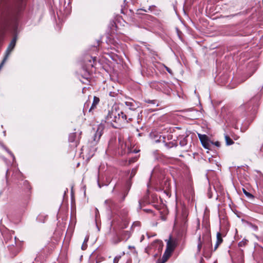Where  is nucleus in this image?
<instances>
[{
  "instance_id": "nucleus-48",
  "label": "nucleus",
  "mask_w": 263,
  "mask_h": 263,
  "mask_svg": "<svg viewBox=\"0 0 263 263\" xmlns=\"http://www.w3.org/2000/svg\"><path fill=\"white\" fill-rule=\"evenodd\" d=\"M41 216H42L41 215H40V216H39L37 217V220H38L39 221H41V220H40V217H41Z\"/></svg>"
},
{
  "instance_id": "nucleus-4",
  "label": "nucleus",
  "mask_w": 263,
  "mask_h": 263,
  "mask_svg": "<svg viewBox=\"0 0 263 263\" xmlns=\"http://www.w3.org/2000/svg\"><path fill=\"white\" fill-rule=\"evenodd\" d=\"M119 118V110L112 109L108 110L104 120L105 122L111 124L113 127L117 128H118Z\"/></svg>"
},
{
  "instance_id": "nucleus-54",
  "label": "nucleus",
  "mask_w": 263,
  "mask_h": 263,
  "mask_svg": "<svg viewBox=\"0 0 263 263\" xmlns=\"http://www.w3.org/2000/svg\"><path fill=\"white\" fill-rule=\"evenodd\" d=\"M114 190H115V187L113 188L112 191V192H114Z\"/></svg>"
},
{
  "instance_id": "nucleus-37",
  "label": "nucleus",
  "mask_w": 263,
  "mask_h": 263,
  "mask_svg": "<svg viewBox=\"0 0 263 263\" xmlns=\"http://www.w3.org/2000/svg\"><path fill=\"white\" fill-rule=\"evenodd\" d=\"M211 144H214V145H215L216 146H217L218 147H219L220 146V143L218 141H216L215 142H211Z\"/></svg>"
},
{
  "instance_id": "nucleus-12",
  "label": "nucleus",
  "mask_w": 263,
  "mask_h": 263,
  "mask_svg": "<svg viewBox=\"0 0 263 263\" xmlns=\"http://www.w3.org/2000/svg\"><path fill=\"white\" fill-rule=\"evenodd\" d=\"M176 246V243L174 240H171L170 238V239L167 241L166 244V251L163 256V258L164 257L166 253L168 252L169 253H171L174 251L175 247Z\"/></svg>"
},
{
  "instance_id": "nucleus-55",
  "label": "nucleus",
  "mask_w": 263,
  "mask_h": 263,
  "mask_svg": "<svg viewBox=\"0 0 263 263\" xmlns=\"http://www.w3.org/2000/svg\"><path fill=\"white\" fill-rule=\"evenodd\" d=\"M184 217H186V213L184 214Z\"/></svg>"
},
{
  "instance_id": "nucleus-14",
  "label": "nucleus",
  "mask_w": 263,
  "mask_h": 263,
  "mask_svg": "<svg viewBox=\"0 0 263 263\" xmlns=\"http://www.w3.org/2000/svg\"><path fill=\"white\" fill-rule=\"evenodd\" d=\"M14 232L9 230H5L3 232V235L4 240L6 243H9L10 240H12Z\"/></svg>"
},
{
  "instance_id": "nucleus-40",
  "label": "nucleus",
  "mask_w": 263,
  "mask_h": 263,
  "mask_svg": "<svg viewBox=\"0 0 263 263\" xmlns=\"http://www.w3.org/2000/svg\"><path fill=\"white\" fill-rule=\"evenodd\" d=\"M99 211L98 210L97 208H95V215H96V217L97 218L98 215H99Z\"/></svg>"
},
{
  "instance_id": "nucleus-33",
  "label": "nucleus",
  "mask_w": 263,
  "mask_h": 263,
  "mask_svg": "<svg viewBox=\"0 0 263 263\" xmlns=\"http://www.w3.org/2000/svg\"><path fill=\"white\" fill-rule=\"evenodd\" d=\"M249 67H253V71L249 75V77H251V76L253 74V72H254V71L256 70V64L255 63H250L249 64Z\"/></svg>"
},
{
  "instance_id": "nucleus-9",
  "label": "nucleus",
  "mask_w": 263,
  "mask_h": 263,
  "mask_svg": "<svg viewBox=\"0 0 263 263\" xmlns=\"http://www.w3.org/2000/svg\"><path fill=\"white\" fill-rule=\"evenodd\" d=\"M199 138L202 144V146L207 149H210L211 141L208 139L205 135H198Z\"/></svg>"
},
{
  "instance_id": "nucleus-47",
  "label": "nucleus",
  "mask_w": 263,
  "mask_h": 263,
  "mask_svg": "<svg viewBox=\"0 0 263 263\" xmlns=\"http://www.w3.org/2000/svg\"><path fill=\"white\" fill-rule=\"evenodd\" d=\"M144 238V235H142L141 237V241H142Z\"/></svg>"
},
{
  "instance_id": "nucleus-56",
  "label": "nucleus",
  "mask_w": 263,
  "mask_h": 263,
  "mask_svg": "<svg viewBox=\"0 0 263 263\" xmlns=\"http://www.w3.org/2000/svg\"><path fill=\"white\" fill-rule=\"evenodd\" d=\"M109 183V182L108 183L105 184V185H106V186L108 185Z\"/></svg>"
},
{
  "instance_id": "nucleus-51",
  "label": "nucleus",
  "mask_w": 263,
  "mask_h": 263,
  "mask_svg": "<svg viewBox=\"0 0 263 263\" xmlns=\"http://www.w3.org/2000/svg\"><path fill=\"white\" fill-rule=\"evenodd\" d=\"M3 133H4V136H5V135H6V132H5V131H4V132H3Z\"/></svg>"
},
{
  "instance_id": "nucleus-38",
  "label": "nucleus",
  "mask_w": 263,
  "mask_h": 263,
  "mask_svg": "<svg viewBox=\"0 0 263 263\" xmlns=\"http://www.w3.org/2000/svg\"><path fill=\"white\" fill-rule=\"evenodd\" d=\"M258 154L260 156H263V145L261 146L260 151H259V153Z\"/></svg>"
},
{
  "instance_id": "nucleus-30",
  "label": "nucleus",
  "mask_w": 263,
  "mask_h": 263,
  "mask_svg": "<svg viewBox=\"0 0 263 263\" xmlns=\"http://www.w3.org/2000/svg\"><path fill=\"white\" fill-rule=\"evenodd\" d=\"M156 7L154 5H152L149 7V8L147 9H141V10H142L145 12H153L155 9Z\"/></svg>"
},
{
  "instance_id": "nucleus-1",
  "label": "nucleus",
  "mask_w": 263,
  "mask_h": 263,
  "mask_svg": "<svg viewBox=\"0 0 263 263\" xmlns=\"http://www.w3.org/2000/svg\"><path fill=\"white\" fill-rule=\"evenodd\" d=\"M96 60V57H92L90 55L87 54L81 61V69L80 72L83 79L87 80H88L90 73L92 72L91 69L94 66Z\"/></svg>"
},
{
  "instance_id": "nucleus-58",
  "label": "nucleus",
  "mask_w": 263,
  "mask_h": 263,
  "mask_svg": "<svg viewBox=\"0 0 263 263\" xmlns=\"http://www.w3.org/2000/svg\"><path fill=\"white\" fill-rule=\"evenodd\" d=\"M133 224L137 225V223H134V224Z\"/></svg>"
},
{
  "instance_id": "nucleus-49",
  "label": "nucleus",
  "mask_w": 263,
  "mask_h": 263,
  "mask_svg": "<svg viewBox=\"0 0 263 263\" xmlns=\"http://www.w3.org/2000/svg\"><path fill=\"white\" fill-rule=\"evenodd\" d=\"M139 209H141V203L140 202H139Z\"/></svg>"
},
{
  "instance_id": "nucleus-31",
  "label": "nucleus",
  "mask_w": 263,
  "mask_h": 263,
  "mask_svg": "<svg viewBox=\"0 0 263 263\" xmlns=\"http://www.w3.org/2000/svg\"><path fill=\"white\" fill-rule=\"evenodd\" d=\"M242 191L243 194L249 199H252L254 198L253 195L250 193L249 192H247L245 189H243Z\"/></svg>"
},
{
  "instance_id": "nucleus-16",
  "label": "nucleus",
  "mask_w": 263,
  "mask_h": 263,
  "mask_svg": "<svg viewBox=\"0 0 263 263\" xmlns=\"http://www.w3.org/2000/svg\"><path fill=\"white\" fill-rule=\"evenodd\" d=\"M132 183L130 180L127 181L126 184V190L123 191L122 197L120 198L119 201L120 203L123 202L125 200V197L128 193V191L130 189Z\"/></svg>"
},
{
  "instance_id": "nucleus-8",
  "label": "nucleus",
  "mask_w": 263,
  "mask_h": 263,
  "mask_svg": "<svg viewBox=\"0 0 263 263\" xmlns=\"http://www.w3.org/2000/svg\"><path fill=\"white\" fill-rule=\"evenodd\" d=\"M17 39V36L16 34H15L11 41L10 43H9L6 50L5 52V57L8 58L9 55L10 54L11 52L12 51L13 49L14 48Z\"/></svg>"
},
{
  "instance_id": "nucleus-26",
  "label": "nucleus",
  "mask_w": 263,
  "mask_h": 263,
  "mask_svg": "<svg viewBox=\"0 0 263 263\" xmlns=\"http://www.w3.org/2000/svg\"><path fill=\"white\" fill-rule=\"evenodd\" d=\"M0 145L12 157L13 161H14L15 160V158L13 154L9 149H8L3 144L0 143Z\"/></svg>"
},
{
  "instance_id": "nucleus-44",
  "label": "nucleus",
  "mask_w": 263,
  "mask_h": 263,
  "mask_svg": "<svg viewBox=\"0 0 263 263\" xmlns=\"http://www.w3.org/2000/svg\"><path fill=\"white\" fill-rule=\"evenodd\" d=\"M66 13H68L69 12V7L68 8H67V7H66Z\"/></svg>"
},
{
  "instance_id": "nucleus-39",
  "label": "nucleus",
  "mask_w": 263,
  "mask_h": 263,
  "mask_svg": "<svg viewBox=\"0 0 263 263\" xmlns=\"http://www.w3.org/2000/svg\"><path fill=\"white\" fill-rule=\"evenodd\" d=\"M164 67H165V68L166 70V71H167L169 73H170V74H172V73H172V70H171L170 68H169L168 67H167V66H164Z\"/></svg>"
},
{
  "instance_id": "nucleus-5",
  "label": "nucleus",
  "mask_w": 263,
  "mask_h": 263,
  "mask_svg": "<svg viewBox=\"0 0 263 263\" xmlns=\"http://www.w3.org/2000/svg\"><path fill=\"white\" fill-rule=\"evenodd\" d=\"M105 203L108 205V208L109 210L115 213H117L119 214L122 218L125 217L128 214V211L126 209H124L122 210L121 209L122 206L121 205H119L117 203L114 201L112 200H106L105 201Z\"/></svg>"
},
{
  "instance_id": "nucleus-46",
  "label": "nucleus",
  "mask_w": 263,
  "mask_h": 263,
  "mask_svg": "<svg viewBox=\"0 0 263 263\" xmlns=\"http://www.w3.org/2000/svg\"><path fill=\"white\" fill-rule=\"evenodd\" d=\"M71 0H68V3H67V6L69 7V4L71 3Z\"/></svg>"
},
{
  "instance_id": "nucleus-45",
  "label": "nucleus",
  "mask_w": 263,
  "mask_h": 263,
  "mask_svg": "<svg viewBox=\"0 0 263 263\" xmlns=\"http://www.w3.org/2000/svg\"><path fill=\"white\" fill-rule=\"evenodd\" d=\"M98 185L99 186V188H101L102 187V185H101V184L99 183V180H98Z\"/></svg>"
},
{
  "instance_id": "nucleus-36",
  "label": "nucleus",
  "mask_w": 263,
  "mask_h": 263,
  "mask_svg": "<svg viewBox=\"0 0 263 263\" xmlns=\"http://www.w3.org/2000/svg\"><path fill=\"white\" fill-rule=\"evenodd\" d=\"M121 258V256H116L114 259V260H113V262L114 263H118L119 261V259L120 258Z\"/></svg>"
},
{
  "instance_id": "nucleus-28",
  "label": "nucleus",
  "mask_w": 263,
  "mask_h": 263,
  "mask_svg": "<svg viewBox=\"0 0 263 263\" xmlns=\"http://www.w3.org/2000/svg\"><path fill=\"white\" fill-rule=\"evenodd\" d=\"M216 242L219 244L221 243L223 241V239L221 236V234L220 232H218L216 234Z\"/></svg>"
},
{
  "instance_id": "nucleus-2",
  "label": "nucleus",
  "mask_w": 263,
  "mask_h": 263,
  "mask_svg": "<svg viewBox=\"0 0 263 263\" xmlns=\"http://www.w3.org/2000/svg\"><path fill=\"white\" fill-rule=\"evenodd\" d=\"M203 247V255L205 258H209L212 255V244L211 238L208 235H204L202 237V241L201 240V236L198 238V243L197 245V252L199 253Z\"/></svg>"
},
{
  "instance_id": "nucleus-7",
  "label": "nucleus",
  "mask_w": 263,
  "mask_h": 263,
  "mask_svg": "<svg viewBox=\"0 0 263 263\" xmlns=\"http://www.w3.org/2000/svg\"><path fill=\"white\" fill-rule=\"evenodd\" d=\"M131 235V233L129 231H121L116 236V240L114 241L115 243H117L121 241H127Z\"/></svg>"
},
{
  "instance_id": "nucleus-10",
  "label": "nucleus",
  "mask_w": 263,
  "mask_h": 263,
  "mask_svg": "<svg viewBox=\"0 0 263 263\" xmlns=\"http://www.w3.org/2000/svg\"><path fill=\"white\" fill-rule=\"evenodd\" d=\"M118 140L120 144V147L122 150L123 153H124V154L137 153L139 152V151H133L132 149L130 147H129V146H127L126 143L123 142L121 138H119Z\"/></svg>"
},
{
  "instance_id": "nucleus-32",
  "label": "nucleus",
  "mask_w": 263,
  "mask_h": 263,
  "mask_svg": "<svg viewBox=\"0 0 263 263\" xmlns=\"http://www.w3.org/2000/svg\"><path fill=\"white\" fill-rule=\"evenodd\" d=\"M88 240V237H86L84 239V241L83 242V243L82 245L81 249L83 250H85L87 248V242Z\"/></svg>"
},
{
  "instance_id": "nucleus-42",
  "label": "nucleus",
  "mask_w": 263,
  "mask_h": 263,
  "mask_svg": "<svg viewBox=\"0 0 263 263\" xmlns=\"http://www.w3.org/2000/svg\"><path fill=\"white\" fill-rule=\"evenodd\" d=\"M89 106V104L87 103H85L84 108H83V111H84V109L86 108H88Z\"/></svg>"
},
{
  "instance_id": "nucleus-15",
  "label": "nucleus",
  "mask_w": 263,
  "mask_h": 263,
  "mask_svg": "<svg viewBox=\"0 0 263 263\" xmlns=\"http://www.w3.org/2000/svg\"><path fill=\"white\" fill-rule=\"evenodd\" d=\"M156 87L157 89H159L161 91H166L167 92L169 91L168 89V83L167 82L162 81L160 82H157L156 84Z\"/></svg>"
},
{
  "instance_id": "nucleus-23",
  "label": "nucleus",
  "mask_w": 263,
  "mask_h": 263,
  "mask_svg": "<svg viewBox=\"0 0 263 263\" xmlns=\"http://www.w3.org/2000/svg\"><path fill=\"white\" fill-rule=\"evenodd\" d=\"M187 136H179L178 138L180 139L179 144L181 147H184L187 145Z\"/></svg>"
},
{
  "instance_id": "nucleus-6",
  "label": "nucleus",
  "mask_w": 263,
  "mask_h": 263,
  "mask_svg": "<svg viewBox=\"0 0 263 263\" xmlns=\"http://www.w3.org/2000/svg\"><path fill=\"white\" fill-rule=\"evenodd\" d=\"M20 245L21 242L19 241L18 239L16 238V236H14V242H12V243H9L8 245L9 251L12 256H15L20 251Z\"/></svg>"
},
{
  "instance_id": "nucleus-3",
  "label": "nucleus",
  "mask_w": 263,
  "mask_h": 263,
  "mask_svg": "<svg viewBox=\"0 0 263 263\" xmlns=\"http://www.w3.org/2000/svg\"><path fill=\"white\" fill-rule=\"evenodd\" d=\"M260 97V95H257L254 97L249 102L245 104L243 106H240L239 108V111H240V110L245 109L247 116L254 117L257 112Z\"/></svg>"
},
{
  "instance_id": "nucleus-21",
  "label": "nucleus",
  "mask_w": 263,
  "mask_h": 263,
  "mask_svg": "<svg viewBox=\"0 0 263 263\" xmlns=\"http://www.w3.org/2000/svg\"><path fill=\"white\" fill-rule=\"evenodd\" d=\"M125 105L129 107V109L132 110H134L137 108V105H136L135 102L133 100L130 99L129 101H127L125 102Z\"/></svg>"
},
{
  "instance_id": "nucleus-29",
  "label": "nucleus",
  "mask_w": 263,
  "mask_h": 263,
  "mask_svg": "<svg viewBox=\"0 0 263 263\" xmlns=\"http://www.w3.org/2000/svg\"><path fill=\"white\" fill-rule=\"evenodd\" d=\"M155 244H157L158 246V249L161 250L163 246V242L162 241L159 240H156L154 241L153 243V245H155Z\"/></svg>"
},
{
  "instance_id": "nucleus-27",
  "label": "nucleus",
  "mask_w": 263,
  "mask_h": 263,
  "mask_svg": "<svg viewBox=\"0 0 263 263\" xmlns=\"http://www.w3.org/2000/svg\"><path fill=\"white\" fill-rule=\"evenodd\" d=\"M224 138L227 145H231L234 143L233 140L228 135H225Z\"/></svg>"
},
{
  "instance_id": "nucleus-13",
  "label": "nucleus",
  "mask_w": 263,
  "mask_h": 263,
  "mask_svg": "<svg viewBox=\"0 0 263 263\" xmlns=\"http://www.w3.org/2000/svg\"><path fill=\"white\" fill-rule=\"evenodd\" d=\"M119 114L120 115L119 121L118 124V127L120 126L122 123H127L130 121H132V118H127V116L122 111H119Z\"/></svg>"
},
{
  "instance_id": "nucleus-43",
  "label": "nucleus",
  "mask_w": 263,
  "mask_h": 263,
  "mask_svg": "<svg viewBox=\"0 0 263 263\" xmlns=\"http://www.w3.org/2000/svg\"><path fill=\"white\" fill-rule=\"evenodd\" d=\"M24 184L28 187V186H29V182L27 180H25L24 182Z\"/></svg>"
},
{
  "instance_id": "nucleus-35",
  "label": "nucleus",
  "mask_w": 263,
  "mask_h": 263,
  "mask_svg": "<svg viewBox=\"0 0 263 263\" xmlns=\"http://www.w3.org/2000/svg\"><path fill=\"white\" fill-rule=\"evenodd\" d=\"M239 263H243V254L242 250L240 251V259Z\"/></svg>"
},
{
  "instance_id": "nucleus-52",
  "label": "nucleus",
  "mask_w": 263,
  "mask_h": 263,
  "mask_svg": "<svg viewBox=\"0 0 263 263\" xmlns=\"http://www.w3.org/2000/svg\"><path fill=\"white\" fill-rule=\"evenodd\" d=\"M8 172V170H7L6 171V176H7Z\"/></svg>"
},
{
  "instance_id": "nucleus-18",
  "label": "nucleus",
  "mask_w": 263,
  "mask_h": 263,
  "mask_svg": "<svg viewBox=\"0 0 263 263\" xmlns=\"http://www.w3.org/2000/svg\"><path fill=\"white\" fill-rule=\"evenodd\" d=\"M229 121L232 126H234L235 128H238L237 124L240 122V119L236 115H233L229 118Z\"/></svg>"
},
{
  "instance_id": "nucleus-17",
  "label": "nucleus",
  "mask_w": 263,
  "mask_h": 263,
  "mask_svg": "<svg viewBox=\"0 0 263 263\" xmlns=\"http://www.w3.org/2000/svg\"><path fill=\"white\" fill-rule=\"evenodd\" d=\"M102 126L100 125L96 131H95L93 136V140L95 142L97 143L100 140V138L102 134Z\"/></svg>"
},
{
  "instance_id": "nucleus-34",
  "label": "nucleus",
  "mask_w": 263,
  "mask_h": 263,
  "mask_svg": "<svg viewBox=\"0 0 263 263\" xmlns=\"http://www.w3.org/2000/svg\"><path fill=\"white\" fill-rule=\"evenodd\" d=\"M247 240L246 239H243L242 241H240L238 245L239 247H243L245 246L247 243Z\"/></svg>"
},
{
  "instance_id": "nucleus-11",
  "label": "nucleus",
  "mask_w": 263,
  "mask_h": 263,
  "mask_svg": "<svg viewBox=\"0 0 263 263\" xmlns=\"http://www.w3.org/2000/svg\"><path fill=\"white\" fill-rule=\"evenodd\" d=\"M80 134L77 133H72L69 134L68 141L70 143H73V146H77L79 139H80Z\"/></svg>"
},
{
  "instance_id": "nucleus-57",
  "label": "nucleus",
  "mask_w": 263,
  "mask_h": 263,
  "mask_svg": "<svg viewBox=\"0 0 263 263\" xmlns=\"http://www.w3.org/2000/svg\"><path fill=\"white\" fill-rule=\"evenodd\" d=\"M126 226L125 225L124 227H123V228H126Z\"/></svg>"
},
{
  "instance_id": "nucleus-19",
  "label": "nucleus",
  "mask_w": 263,
  "mask_h": 263,
  "mask_svg": "<svg viewBox=\"0 0 263 263\" xmlns=\"http://www.w3.org/2000/svg\"><path fill=\"white\" fill-rule=\"evenodd\" d=\"M187 116H190L192 119H196L200 116V112L197 110L191 108L188 111Z\"/></svg>"
},
{
  "instance_id": "nucleus-53",
  "label": "nucleus",
  "mask_w": 263,
  "mask_h": 263,
  "mask_svg": "<svg viewBox=\"0 0 263 263\" xmlns=\"http://www.w3.org/2000/svg\"><path fill=\"white\" fill-rule=\"evenodd\" d=\"M144 211L148 212V211H150L151 210H144Z\"/></svg>"
},
{
  "instance_id": "nucleus-25",
  "label": "nucleus",
  "mask_w": 263,
  "mask_h": 263,
  "mask_svg": "<svg viewBox=\"0 0 263 263\" xmlns=\"http://www.w3.org/2000/svg\"><path fill=\"white\" fill-rule=\"evenodd\" d=\"M22 173L18 169H16L13 173L12 176L18 179H21L22 176Z\"/></svg>"
},
{
  "instance_id": "nucleus-50",
  "label": "nucleus",
  "mask_w": 263,
  "mask_h": 263,
  "mask_svg": "<svg viewBox=\"0 0 263 263\" xmlns=\"http://www.w3.org/2000/svg\"><path fill=\"white\" fill-rule=\"evenodd\" d=\"M146 235H147V237H148V238H149V237H150V236H149V235H148V234H147H147H146Z\"/></svg>"
},
{
  "instance_id": "nucleus-20",
  "label": "nucleus",
  "mask_w": 263,
  "mask_h": 263,
  "mask_svg": "<svg viewBox=\"0 0 263 263\" xmlns=\"http://www.w3.org/2000/svg\"><path fill=\"white\" fill-rule=\"evenodd\" d=\"M162 141L164 144V146L167 148L170 149L171 148H172L173 147H177L178 144L177 142L174 141H171V142H166L165 140V138L164 137H162Z\"/></svg>"
},
{
  "instance_id": "nucleus-41",
  "label": "nucleus",
  "mask_w": 263,
  "mask_h": 263,
  "mask_svg": "<svg viewBox=\"0 0 263 263\" xmlns=\"http://www.w3.org/2000/svg\"><path fill=\"white\" fill-rule=\"evenodd\" d=\"M220 245L219 243H217L216 242L215 245V246H214V251H215L217 248L218 247V246Z\"/></svg>"
},
{
  "instance_id": "nucleus-24",
  "label": "nucleus",
  "mask_w": 263,
  "mask_h": 263,
  "mask_svg": "<svg viewBox=\"0 0 263 263\" xmlns=\"http://www.w3.org/2000/svg\"><path fill=\"white\" fill-rule=\"evenodd\" d=\"M100 99L98 97L95 96L93 97V102L91 104L90 108L89 109V112H90L94 108H95L97 104L99 103Z\"/></svg>"
},
{
  "instance_id": "nucleus-22",
  "label": "nucleus",
  "mask_w": 263,
  "mask_h": 263,
  "mask_svg": "<svg viewBox=\"0 0 263 263\" xmlns=\"http://www.w3.org/2000/svg\"><path fill=\"white\" fill-rule=\"evenodd\" d=\"M150 136L151 138L153 140L154 142L155 143L160 142L162 140V137L161 136L156 135L154 133H151Z\"/></svg>"
}]
</instances>
